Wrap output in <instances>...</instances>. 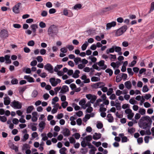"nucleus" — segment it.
<instances>
[{
	"label": "nucleus",
	"mask_w": 154,
	"mask_h": 154,
	"mask_svg": "<svg viewBox=\"0 0 154 154\" xmlns=\"http://www.w3.org/2000/svg\"><path fill=\"white\" fill-rule=\"evenodd\" d=\"M46 5L47 7L48 8H51L52 6V4L50 2H47L46 4Z\"/></svg>",
	"instance_id": "774afa93"
},
{
	"label": "nucleus",
	"mask_w": 154,
	"mask_h": 154,
	"mask_svg": "<svg viewBox=\"0 0 154 154\" xmlns=\"http://www.w3.org/2000/svg\"><path fill=\"white\" fill-rule=\"evenodd\" d=\"M125 85L126 88L128 89H130L131 88V84L130 81H128L125 82Z\"/></svg>",
	"instance_id": "aec40b11"
},
{
	"label": "nucleus",
	"mask_w": 154,
	"mask_h": 154,
	"mask_svg": "<svg viewBox=\"0 0 154 154\" xmlns=\"http://www.w3.org/2000/svg\"><path fill=\"white\" fill-rule=\"evenodd\" d=\"M122 79V77L121 75L120 74L118 75L116 78V82H119L121 81Z\"/></svg>",
	"instance_id": "473e14b6"
},
{
	"label": "nucleus",
	"mask_w": 154,
	"mask_h": 154,
	"mask_svg": "<svg viewBox=\"0 0 154 154\" xmlns=\"http://www.w3.org/2000/svg\"><path fill=\"white\" fill-rule=\"evenodd\" d=\"M86 140L88 141H91L92 140V137L91 135H88L85 137Z\"/></svg>",
	"instance_id": "4d7b16f0"
},
{
	"label": "nucleus",
	"mask_w": 154,
	"mask_h": 154,
	"mask_svg": "<svg viewBox=\"0 0 154 154\" xmlns=\"http://www.w3.org/2000/svg\"><path fill=\"white\" fill-rule=\"evenodd\" d=\"M80 71L78 70H76L72 75V77L75 78H77L79 77V74L80 73Z\"/></svg>",
	"instance_id": "5701e85b"
},
{
	"label": "nucleus",
	"mask_w": 154,
	"mask_h": 154,
	"mask_svg": "<svg viewBox=\"0 0 154 154\" xmlns=\"http://www.w3.org/2000/svg\"><path fill=\"white\" fill-rule=\"evenodd\" d=\"M101 136V134L100 133L98 134L97 133H95L93 136V138L94 140H97L100 138Z\"/></svg>",
	"instance_id": "2eb2a0df"
},
{
	"label": "nucleus",
	"mask_w": 154,
	"mask_h": 154,
	"mask_svg": "<svg viewBox=\"0 0 154 154\" xmlns=\"http://www.w3.org/2000/svg\"><path fill=\"white\" fill-rule=\"evenodd\" d=\"M59 100L58 98L57 97H55L52 99V104L53 105H55V103L58 101Z\"/></svg>",
	"instance_id": "c756f323"
},
{
	"label": "nucleus",
	"mask_w": 154,
	"mask_h": 154,
	"mask_svg": "<svg viewBox=\"0 0 154 154\" xmlns=\"http://www.w3.org/2000/svg\"><path fill=\"white\" fill-rule=\"evenodd\" d=\"M100 80L99 78L96 76H93L91 78V81L92 82H97Z\"/></svg>",
	"instance_id": "c85d7f7f"
},
{
	"label": "nucleus",
	"mask_w": 154,
	"mask_h": 154,
	"mask_svg": "<svg viewBox=\"0 0 154 154\" xmlns=\"http://www.w3.org/2000/svg\"><path fill=\"white\" fill-rule=\"evenodd\" d=\"M126 26H124L118 29L116 32L115 36H118L122 34L127 29Z\"/></svg>",
	"instance_id": "20e7f679"
},
{
	"label": "nucleus",
	"mask_w": 154,
	"mask_h": 154,
	"mask_svg": "<svg viewBox=\"0 0 154 154\" xmlns=\"http://www.w3.org/2000/svg\"><path fill=\"white\" fill-rule=\"evenodd\" d=\"M11 103V99L8 96L4 98V103L5 105L8 106Z\"/></svg>",
	"instance_id": "f8f14e48"
},
{
	"label": "nucleus",
	"mask_w": 154,
	"mask_h": 154,
	"mask_svg": "<svg viewBox=\"0 0 154 154\" xmlns=\"http://www.w3.org/2000/svg\"><path fill=\"white\" fill-rule=\"evenodd\" d=\"M115 51L114 46H112V48L109 49H107L106 51V54H109V53H112L114 52Z\"/></svg>",
	"instance_id": "b1692460"
},
{
	"label": "nucleus",
	"mask_w": 154,
	"mask_h": 154,
	"mask_svg": "<svg viewBox=\"0 0 154 154\" xmlns=\"http://www.w3.org/2000/svg\"><path fill=\"white\" fill-rule=\"evenodd\" d=\"M36 59L38 62L41 63L43 60L42 57L41 56H38L36 58Z\"/></svg>",
	"instance_id": "e2e57ef3"
},
{
	"label": "nucleus",
	"mask_w": 154,
	"mask_h": 154,
	"mask_svg": "<svg viewBox=\"0 0 154 154\" xmlns=\"http://www.w3.org/2000/svg\"><path fill=\"white\" fill-rule=\"evenodd\" d=\"M69 91V88L66 85H63L61 88L60 93L64 94Z\"/></svg>",
	"instance_id": "9b49d317"
},
{
	"label": "nucleus",
	"mask_w": 154,
	"mask_h": 154,
	"mask_svg": "<svg viewBox=\"0 0 154 154\" xmlns=\"http://www.w3.org/2000/svg\"><path fill=\"white\" fill-rule=\"evenodd\" d=\"M105 72L106 73H109L110 76H111L113 74V71L112 70L110 69H107L106 70Z\"/></svg>",
	"instance_id": "4c0bfd02"
},
{
	"label": "nucleus",
	"mask_w": 154,
	"mask_h": 154,
	"mask_svg": "<svg viewBox=\"0 0 154 154\" xmlns=\"http://www.w3.org/2000/svg\"><path fill=\"white\" fill-rule=\"evenodd\" d=\"M88 43L87 41H85V43L83 44L81 48L82 51L85 50L88 45Z\"/></svg>",
	"instance_id": "a878e982"
},
{
	"label": "nucleus",
	"mask_w": 154,
	"mask_h": 154,
	"mask_svg": "<svg viewBox=\"0 0 154 154\" xmlns=\"http://www.w3.org/2000/svg\"><path fill=\"white\" fill-rule=\"evenodd\" d=\"M105 84L103 82H100L94 84L93 85V87L96 88H102L103 87L105 86Z\"/></svg>",
	"instance_id": "6e6552de"
},
{
	"label": "nucleus",
	"mask_w": 154,
	"mask_h": 154,
	"mask_svg": "<svg viewBox=\"0 0 154 154\" xmlns=\"http://www.w3.org/2000/svg\"><path fill=\"white\" fill-rule=\"evenodd\" d=\"M113 92V89L112 88H110L109 89V91H107V95L108 96L110 95Z\"/></svg>",
	"instance_id": "79ce46f5"
},
{
	"label": "nucleus",
	"mask_w": 154,
	"mask_h": 154,
	"mask_svg": "<svg viewBox=\"0 0 154 154\" xmlns=\"http://www.w3.org/2000/svg\"><path fill=\"white\" fill-rule=\"evenodd\" d=\"M8 36V32L7 29H3L0 32V36L2 38H5Z\"/></svg>",
	"instance_id": "39448f33"
},
{
	"label": "nucleus",
	"mask_w": 154,
	"mask_h": 154,
	"mask_svg": "<svg viewBox=\"0 0 154 154\" xmlns=\"http://www.w3.org/2000/svg\"><path fill=\"white\" fill-rule=\"evenodd\" d=\"M154 10V2H152L151 4L150 9L149 12V13H150L151 12Z\"/></svg>",
	"instance_id": "58836bf2"
},
{
	"label": "nucleus",
	"mask_w": 154,
	"mask_h": 154,
	"mask_svg": "<svg viewBox=\"0 0 154 154\" xmlns=\"http://www.w3.org/2000/svg\"><path fill=\"white\" fill-rule=\"evenodd\" d=\"M63 134L65 136H69L70 135V131L68 128H65L63 130Z\"/></svg>",
	"instance_id": "4468645a"
},
{
	"label": "nucleus",
	"mask_w": 154,
	"mask_h": 154,
	"mask_svg": "<svg viewBox=\"0 0 154 154\" xmlns=\"http://www.w3.org/2000/svg\"><path fill=\"white\" fill-rule=\"evenodd\" d=\"M13 26L14 28L17 29H19L21 27V26L20 24L17 23L14 24Z\"/></svg>",
	"instance_id": "69168bd1"
},
{
	"label": "nucleus",
	"mask_w": 154,
	"mask_h": 154,
	"mask_svg": "<svg viewBox=\"0 0 154 154\" xmlns=\"http://www.w3.org/2000/svg\"><path fill=\"white\" fill-rule=\"evenodd\" d=\"M26 89V87H20L19 90V92L23 93V92L25 91Z\"/></svg>",
	"instance_id": "8fccbe9b"
},
{
	"label": "nucleus",
	"mask_w": 154,
	"mask_h": 154,
	"mask_svg": "<svg viewBox=\"0 0 154 154\" xmlns=\"http://www.w3.org/2000/svg\"><path fill=\"white\" fill-rule=\"evenodd\" d=\"M39 26L41 28H44L46 26L45 23L42 21L39 23Z\"/></svg>",
	"instance_id": "864d4df0"
},
{
	"label": "nucleus",
	"mask_w": 154,
	"mask_h": 154,
	"mask_svg": "<svg viewBox=\"0 0 154 154\" xmlns=\"http://www.w3.org/2000/svg\"><path fill=\"white\" fill-rule=\"evenodd\" d=\"M139 112L141 115H144L146 113V110L144 109L140 108Z\"/></svg>",
	"instance_id": "72a5a7b5"
},
{
	"label": "nucleus",
	"mask_w": 154,
	"mask_h": 154,
	"mask_svg": "<svg viewBox=\"0 0 154 154\" xmlns=\"http://www.w3.org/2000/svg\"><path fill=\"white\" fill-rule=\"evenodd\" d=\"M24 79L27 80L29 82H34L33 79L29 76L25 75L24 76Z\"/></svg>",
	"instance_id": "f3484780"
},
{
	"label": "nucleus",
	"mask_w": 154,
	"mask_h": 154,
	"mask_svg": "<svg viewBox=\"0 0 154 154\" xmlns=\"http://www.w3.org/2000/svg\"><path fill=\"white\" fill-rule=\"evenodd\" d=\"M86 101L84 99H83L80 100L79 103V105L80 106L84 105L85 104Z\"/></svg>",
	"instance_id": "603ef678"
},
{
	"label": "nucleus",
	"mask_w": 154,
	"mask_h": 154,
	"mask_svg": "<svg viewBox=\"0 0 154 154\" xmlns=\"http://www.w3.org/2000/svg\"><path fill=\"white\" fill-rule=\"evenodd\" d=\"M116 22L115 21H112L111 23H107L106 25V29L107 30L109 29L112 27L116 26Z\"/></svg>",
	"instance_id": "1a4fd4ad"
},
{
	"label": "nucleus",
	"mask_w": 154,
	"mask_h": 154,
	"mask_svg": "<svg viewBox=\"0 0 154 154\" xmlns=\"http://www.w3.org/2000/svg\"><path fill=\"white\" fill-rule=\"evenodd\" d=\"M135 131V129L134 128H131L128 129V133H130L131 134H133Z\"/></svg>",
	"instance_id": "a18cd8bd"
},
{
	"label": "nucleus",
	"mask_w": 154,
	"mask_h": 154,
	"mask_svg": "<svg viewBox=\"0 0 154 154\" xmlns=\"http://www.w3.org/2000/svg\"><path fill=\"white\" fill-rule=\"evenodd\" d=\"M93 111V108L91 107H89L86 109V112L87 113H91Z\"/></svg>",
	"instance_id": "13d9d810"
},
{
	"label": "nucleus",
	"mask_w": 154,
	"mask_h": 154,
	"mask_svg": "<svg viewBox=\"0 0 154 154\" xmlns=\"http://www.w3.org/2000/svg\"><path fill=\"white\" fill-rule=\"evenodd\" d=\"M74 60L75 63V64L77 65L78 64L79 62L81 61V58L79 57L75 58Z\"/></svg>",
	"instance_id": "2f4dec72"
},
{
	"label": "nucleus",
	"mask_w": 154,
	"mask_h": 154,
	"mask_svg": "<svg viewBox=\"0 0 154 154\" xmlns=\"http://www.w3.org/2000/svg\"><path fill=\"white\" fill-rule=\"evenodd\" d=\"M18 81L16 79H13L11 81V83L12 85H15L18 84Z\"/></svg>",
	"instance_id": "a19ab883"
},
{
	"label": "nucleus",
	"mask_w": 154,
	"mask_h": 154,
	"mask_svg": "<svg viewBox=\"0 0 154 154\" xmlns=\"http://www.w3.org/2000/svg\"><path fill=\"white\" fill-rule=\"evenodd\" d=\"M38 94V92L36 90H34L32 93L31 96L33 97H36Z\"/></svg>",
	"instance_id": "e433bc0d"
},
{
	"label": "nucleus",
	"mask_w": 154,
	"mask_h": 154,
	"mask_svg": "<svg viewBox=\"0 0 154 154\" xmlns=\"http://www.w3.org/2000/svg\"><path fill=\"white\" fill-rule=\"evenodd\" d=\"M91 117L90 115L87 114L85 116L84 118L83 119V121L86 122L88 119H89Z\"/></svg>",
	"instance_id": "bb28decb"
},
{
	"label": "nucleus",
	"mask_w": 154,
	"mask_h": 154,
	"mask_svg": "<svg viewBox=\"0 0 154 154\" xmlns=\"http://www.w3.org/2000/svg\"><path fill=\"white\" fill-rule=\"evenodd\" d=\"M30 27L33 32L35 33L36 29L38 28V26L36 24H33L31 25Z\"/></svg>",
	"instance_id": "412c9836"
},
{
	"label": "nucleus",
	"mask_w": 154,
	"mask_h": 154,
	"mask_svg": "<svg viewBox=\"0 0 154 154\" xmlns=\"http://www.w3.org/2000/svg\"><path fill=\"white\" fill-rule=\"evenodd\" d=\"M29 135L27 134H25L23 136V138L22 139L23 141H25L29 138Z\"/></svg>",
	"instance_id": "37998d69"
},
{
	"label": "nucleus",
	"mask_w": 154,
	"mask_h": 154,
	"mask_svg": "<svg viewBox=\"0 0 154 154\" xmlns=\"http://www.w3.org/2000/svg\"><path fill=\"white\" fill-rule=\"evenodd\" d=\"M115 51L116 52H121L122 50L121 48L120 47L114 46Z\"/></svg>",
	"instance_id": "c9c22d12"
},
{
	"label": "nucleus",
	"mask_w": 154,
	"mask_h": 154,
	"mask_svg": "<svg viewBox=\"0 0 154 154\" xmlns=\"http://www.w3.org/2000/svg\"><path fill=\"white\" fill-rule=\"evenodd\" d=\"M129 103L132 104H137V102L134 98H131L129 100Z\"/></svg>",
	"instance_id": "f704fd0d"
},
{
	"label": "nucleus",
	"mask_w": 154,
	"mask_h": 154,
	"mask_svg": "<svg viewBox=\"0 0 154 154\" xmlns=\"http://www.w3.org/2000/svg\"><path fill=\"white\" fill-rule=\"evenodd\" d=\"M45 126V123L44 121L41 122L39 124V126L40 128H42V129L44 128Z\"/></svg>",
	"instance_id": "cd10ccee"
},
{
	"label": "nucleus",
	"mask_w": 154,
	"mask_h": 154,
	"mask_svg": "<svg viewBox=\"0 0 154 154\" xmlns=\"http://www.w3.org/2000/svg\"><path fill=\"white\" fill-rule=\"evenodd\" d=\"M152 122L151 119L149 117L146 116L142 117L140 119L139 127L145 129L150 127Z\"/></svg>",
	"instance_id": "f257e3e1"
},
{
	"label": "nucleus",
	"mask_w": 154,
	"mask_h": 154,
	"mask_svg": "<svg viewBox=\"0 0 154 154\" xmlns=\"http://www.w3.org/2000/svg\"><path fill=\"white\" fill-rule=\"evenodd\" d=\"M107 117L108 118L107 120L109 122H113L114 118L110 114H109L107 115Z\"/></svg>",
	"instance_id": "a211bd4d"
},
{
	"label": "nucleus",
	"mask_w": 154,
	"mask_h": 154,
	"mask_svg": "<svg viewBox=\"0 0 154 154\" xmlns=\"http://www.w3.org/2000/svg\"><path fill=\"white\" fill-rule=\"evenodd\" d=\"M68 104V103L66 101H64L63 102H62L61 103V106H62V107L64 109L66 108V107L67 106Z\"/></svg>",
	"instance_id": "09e8293b"
},
{
	"label": "nucleus",
	"mask_w": 154,
	"mask_h": 154,
	"mask_svg": "<svg viewBox=\"0 0 154 154\" xmlns=\"http://www.w3.org/2000/svg\"><path fill=\"white\" fill-rule=\"evenodd\" d=\"M34 109V107L33 106H28L26 109V113L27 114L30 113Z\"/></svg>",
	"instance_id": "4be33fe9"
},
{
	"label": "nucleus",
	"mask_w": 154,
	"mask_h": 154,
	"mask_svg": "<svg viewBox=\"0 0 154 154\" xmlns=\"http://www.w3.org/2000/svg\"><path fill=\"white\" fill-rule=\"evenodd\" d=\"M149 91V89L146 85H144L142 91L143 92H147Z\"/></svg>",
	"instance_id": "49530a36"
},
{
	"label": "nucleus",
	"mask_w": 154,
	"mask_h": 154,
	"mask_svg": "<svg viewBox=\"0 0 154 154\" xmlns=\"http://www.w3.org/2000/svg\"><path fill=\"white\" fill-rule=\"evenodd\" d=\"M74 81V80L73 79H69L66 80L65 82V83L69 84L71 83L72 82Z\"/></svg>",
	"instance_id": "052dcab7"
},
{
	"label": "nucleus",
	"mask_w": 154,
	"mask_h": 154,
	"mask_svg": "<svg viewBox=\"0 0 154 154\" xmlns=\"http://www.w3.org/2000/svg\"><path fill=\"white\" fill-rule=\"evenodd\" d=\"M10 56L9 55H6L5 56V59L6 60V63H11V60L10 59Z\"/></svg>",
	"instance_id": "6ab92c4d"
},
{
	"label": "nucleus",
	"mask_w": 154,
	"mask_h": 154,
	"mask_svg": "<svg viewBox=\"0 0 154 154\" xmlns=\"http://www.w3.org/2000/svg\"><path fill=\"white\" fill-rule=\"evenodd\" d=\"M122 91L119 90H117L116 91V95L120 96L121 94H122Z\"/></svg>",
	"instance_id": "bf43d9fd"
},
{
	"label": "nucleus",
	"mask_w": 154,
	"mask_h": 154,
	"mask_svg": "<svg viewBox=\"0 0 154 154\" xmlns=\"http://www.w3.org/2000/svg\"><path fill=\"white\" fill-rule=\"evenodd\" d=\"M44 69L46 70L49 71L50 73H53L54 72L53 67L50 63H48L45 65Z\"/></svg>",
	"instance_id": "423d86ee"
},
{
	"label": "nucleus",
	"mask_w": 154,
	"mask_h": 154,
	"mask_svg": "<svg viewBox=\"0 0 154 154\" xmlns=\"http://www.w3.org/2000/svg\"><path fill=\"white\" fill-rule=\"evenodd\" d=\"M21 5V3H18L15 5L13 8V11L15 14H18L20 13L19 7Z\"/></svg>",
	"instance_id": "0eeeda50"
},
{
	"label": "nucleus",
	"mask_w": 154,
	"mask_h": 154,
	"mask_svg": "<svg viewBox=\"0 0 154 154\" xmlns=\"http://www.w3.org/2000/svg\"><path fill=\"white\" fill-rule=\"evenodd\" d=\"M97 99V97L95 95H93L91 98V100H90V102L91 103H94V102Z\"/></svg>",
	"instance_id": "3c124183"
},
{
	"label": "nucleus",
	"mask_w": 154,
	"mask_h": 154,
	"mask_svg": "<svg viewBox=\"0 0 154 154\" xmlns=\"http://www.w3.org/2000/svg\"><path fill=\"white\" fill-rule=\"evenodd\" d=\"M97 127L98 129H101L103 127V124L99 122L97 124Z\"/></svg>",
	"instance_id": "338daca9"
},
{
	"label": "nucleus",
	"mask_w": 154,
	"mask_h": 154,
	"mask_svg": "<svg viewBox=\"0 0 154 154\" xmlns=\"http://www.w3.org/2000/svg\"><path fill=\"white\" fill-rule=\"evenodd\" d=\"M134 115V114L133 112H132L130 114H128L127 116L129 120H131L133 117Z\"/></svg>",
	"instance_id": "6e6d98bb"
},
{
	"label": "nucleus",
	"mask_w": 154,
	"mask_h": 154,
	"mask_svg": "<svg viewBox=\"0 0 154 154\" xmlns=\"http://www.w3.org/2000/svg\"><path fill=\"white\" fill-rule=\"evenodd\" d=\"M110 95V96L109 98L111 100H115L116 98V96L114 94H112Z\"/></svg>",
	"instance_id": "0e129e2a"
},
{
	"label": "nucleus",
	"mask_w": 154,
	"mask_h": 154,
	"mask_svg": "<svg viewBox=\"0 0 154 154\" xmlns=\"http://www.w3.org/2000/svg\"><path fill=\"white\" fill-rule=\"evenodd\" d=\"M8 145L11 148L14 150L16 152L18 151V148L16 146H15L10 141L9 142Z\"/></svg>",
	"instance_id": "ddd939ff"
},
{
	"label": "nucleus",
	"mask_w": 154,
	"mask_h": 154,
	"mask_svg": "<svg viewBox=\"0 0 154 154\" xmlns=\"http://www.w3.org/2000/svg\"><path fill=\"white\" fill-rule=\"evenodd\" d=\"M66 149L65 147H63L60 150V152L61 154H66Z\"/></svg>",
	"instance_id": "7c9ffc66"
},
{
	"label": "nucleus",
	"mask_w": 154,
	"mask_h": 154,
	"mask_svg": "<svg viewBox=\"0 0 154 154\" xmlns=\"http://www.w3.org/2000/svg\"><path fill=\"white\" fill-rule=\"evenodd\" d=\"M27 45L29 46H33L35 45V42L33 40H31L28 42Z\"/></svg>",
	"instance_id": "ea45409f"
},
{
	"label": "nucleus",
	"mask_w": 154,
	"mask_h": 154,
	"mask_svg": "<svg viewBox=\"0 0 154 154\" xmlns=\"http://www.w3.org/2000/svg\"><path fill=\"white\" fill-rule=\"evenodd\" d=\"M104 61L103 60H101L97 63V65L100 67H103L101 68L102 69H105L107 68V66L104 65Z\"/></svg>",
	"instance_id": "9d476101"
},
{
	"label": "nucleus",
	"mask_w": 154,
	"mask_h": 154,
	"mask_svg": "<svg viewBox=\"0 0 154 154\" xmlns=\"http://www.w3.org/2000/svg\"><path fill=\"white\" fill-rule=\"evenodd\" d=\"M49 81L53 86L55 87L57 85V83H56V81L55 78H50Z\"/></svg>",
	"instance_id": "dca6fc26"
},
{
	"label": "nucleus",
	"mask_w": 154,
	"mask_h": 154,
	"mask_svg": "<svg viewBox=\"0 0 154 154\" xmlns=\"http://www.w3.org/2000/svg\"><path fill=\"white\" fill-rule=\"evenodd\" d=\"M11 106L16 109H20L22 107V104L18 101L14 100L10 104Z\"/></svg>",
	"instance_id": "7ed1b4c3"
},
{
	"label": "nucleus",
	"mask_w": 154,
	"mask_h": 154,
	"mask_svg": "<svg viewBox=\"0 0 154 154\" xmlns=\"http://www.w3.org/2000/svg\"><path fill=\"white\" fill-rule=\"evenodd\" d=\"M97 149L95 147H94L93 149H91L89 151V154H95V151H96Z\"/></svg>",
	"instance_id": "c03bdc74"
},
{
	"label": "nucleus",
	"mask_w": 154,
	"mask_h": 154,
	"mask_svg": "<svg viewBox=\"0 0 154 154\" xmlns=\"http://www.w3.org/2000/svg\"><path fill=\"white\" fill-rule=\"evenodd\" d=\"M61 87H57L54 88V91H55V94H57L58 92L61 90Z\"/></svg>",
	"instance_id": "5fc2aeb1"
},
{
	"label": "nucleus",
	"mask_w": 154,
	"mask_h": 154,
	"mask_svg": "<svg viewBox=\"0 0 154 154\" xmlns=\"http://www.w3.org/2000/svg\"><path fill=\"white\" fill-rule=\"evenodd\" d=\"M127 71L128 73L130 75L132 76L134 75V73L132 71L131 68H128Z\"/></svg>",
	"instance_id": "de8ad7c7"
},
{
	"label": "nucleus",
	"mask_w": 154,
	"mask_h": 154,
	"mask_svg": "<svg viewBox=\"0 0 154 154\" xmlns=\"http://www.w3.org/2000/svg\"><path fill=\"white\" fill-rule=\"evenodd\" d=\"M12 122L13 124L15 125H17L18 124L19 121L17 119L14 118L13 119Z\"/></svg>",
	"instance_id": "680f3d73"
},
{
	"label": "nucleus",
	"mask_w": 154,
	"mask_h": 154,
	"mask_svg": "<svg viewBox=\"0 0 154 154\" xmlns=\"http://www.w3.org/2000/svg\"><path fill=\"white\" fill-rule=\"evenodd\" d=\"M58 32L57 26L55 25H51L48 28V34L51 36L56 35Z\"/></svg>",
	"instance_id": "f03ea898"
},
{
	"label": "nucleus",
	"mask_w": 154,
	"mask_h": 154,
	"mask_svg": "<svg viewBox=\"0 0 154 154\" xmlns=\"http://www.w3.org/2000/svg\"><path fill=\"white\" fill-rule=\"evenodd\" d=\"M82 7V5L80 4H78L74 6L73 9L75 10H78L79 9L81 8Z\"/></svg>",
	"instance_id": "393cba45"
}]
</instances>
